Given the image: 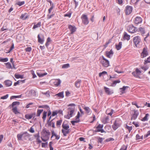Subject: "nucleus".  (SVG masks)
<instances>
[{
    "mask_svg": "<svg viewBox=\"0 0 150 150\" xmlns=\"http://www.w3.org/2000/svg\"><path fill=\"white\" fill-rule=\"evenodd\" d=\"M47 112L45 111H44L43 113V116L42 118L43 120V121L44 122L47 116Z\"/></svg>",
    "mask_w": 150,
    "mask_h": 150,
    "instance_id": "39",
    "label": "nucleus"
},
{
    "mask_svg": "<svg viewBox=\"0 0 150 150\" xmlns=\"http://www.w3.org/2000/svg\"><path fill=\"white\" fill-rule=\"evenodd\" d=\"M31 135L28 133L26 131L22 132L20 134H18L17 135V137L18 140H22V138L23 139L26 140L28 137H30Z\"/></svg>",
    "mask_w": 150,
    "mask_h": 150,
    "instance_id": "2",
    "label": "nucleus"
},
{
    "mask_svg": "<svg viewBox=\"0 0 150 150\" xmlns=\"http://www.w3.org/2000/svg\"><path fill=\"white\" fill-rule=\"evenodd\" d=\"M148 63H150V56L148 57L146 59H145L144 60V66L141 67L142 69L144 70L145 71L149 68L148 66L146 65V64Z\"/></svg>",
    "mask_w": 150,
    "mask_h": 150,
    "instance_id": "7",
    "label": "nucleus"
},
{
    "mask_svg": "<svg viewBox=\"0 0 150 150\" xmlns=\"http://www.w3.org/2000/svg\"><path fill=\"white\" fill-rule=\"evenodd\" d=\"M8 97V94H7L6 95L3 96L1 98V99H7Z\"/></svg>",
    "mask_w": 150,
    "mask_h": 150,
    "instance_id": "57",
    "label": "nucleus"
},
{
    "mask_svg": "<svg viewBox=\"0 0 150 150\" xmlns=\"http://www.w3.org/2000/svg\"><path fill=\"white\" fill-rule=\"evenodd\" d=\"M122 42H120L118 44H115V47L117 50H119L121 49L122 47Z\"/></svg>",
    "mask_w": 150,
    "mask_h": 150,
    "instance_id": "29",
    "label": "nucleus"
},
{
    "mask_svg": "<svg viewBox=\"0 0 150 150\" xmlns=\"http://www.w3.org/2000/svg\"><path fill=\"white\" fill-rule=\"evenodd\" d=\"M38 108H45L47 110H49L50 109V107L49 105H40L38 106Z\"/></svg>",
    "mask_w": 150,
    "mask_h": 150,
    "instance_id": "33",
    "label": "nucleus"
},
{
    "mask_svg": "<svg viewBox=\"0 0 150 150\" xmlns=\"http://www.w3.org/2000/svg\"><path fill=\"white\" fill-rule=\"evenodd\" d=\"M107 73V72L106 71H103L101 72H100L99 74V76L100 77L101 76L103 75L106 74Z\"/></svg>",
    "mask_w": 150,
    "mask_h": 150,
    "instance_id": "54",
    "label": "nucleus"
},
{
    "mask_svg": "<svg viewBox=\"0 0 150 150\" xmlns=\"http://www.w3.org/2000/svg\"><path fill=\"white\" fill-rule=\"evenodd\" d=\"M25 50L26 52H30L32 50V48L31 47H27L25 49Z\"/></svg>",
    "mask_w": 150,
    "mask_h": 150,
    "instance_id": "63",
    "label": "nucleus"
},
{
    "mask_svg": "<svg viewBox=\"0 0 150 150\" xmlns=\"http://www.w3.org/2000/svg\"><path fill=\"white\" fill-rule=\"evenodd\" d=\"M120 82V80H118L115 81H114L111 84V86H115L117 83H119Z\"/></svg>",
    "mask_w": 150,
    "mask_h": 150,
    "instance_id": "35",
    "label": "nucleus"
},
{
    "mask_svg": "<svg viewBox=\"0 0 150 150\" xmlns=\"http://www.w3.org/2000/svg\"><path fill=\"white\" fill-rule=\"evenodd\" d=\"M76 106V105L74 103H71L69 104L68 105V107H69L67 108L68 110H75V106Z\"/></svg>",
    "mask_w": 150,
    "mask_h": 150,
    "instance_id": "20",
    "label": "nucleus"
},
{
    "mask_svg": "<svg viewBox=\"0 0 150 150\" xmlns=\"http://www.w3.org/2000/svg\"><path fill=\"white\" fill-rule=\"evenodd\" d=\"M75 110H68V114L67 115L64 116V117L67 119H69L70 117H72L73 114L74 113Z\"/></svg>",
    "mask_w": 150,
    "mask_h": 150,
    "instance_id": "13",
    "label": "nucleus"
},
{
    "mask_svg": "<svg viewBox=\"0 0 150 150\" xmlns=\"http://www.w3.org/2000/svg\"><path fill=\"white\" fill-rule=\"evenodd\" d=\"M150 135V130L148 131L147 134L144 136V138H146L147 137L149 136Z\"/></svg>",
    "mask_w": 150,
    "mask_h": 150,
    "instance_id": "59",
    "label": "nucleus"
},
{
    "mask_svg": "<svg viewBox=\"0 0 150 150\" xmlns=\"http://www.w3.org/2000/svg\"><path fill=\"white\" fill-rule=\"evenodd\" d=\"M62 119H60L59 120H58L56 122V125L57 127L59 126H60L62 123Z\"/></svg>",
    "mask_w": 150,
    "mask_h": 150,
    "instance_id": "42",
    "label": "nucleus"
},
{
    "mask_svg": "<svg viewBox=\"0 0 150 150\" xmlns=\"http://www.w3.org/2000/svg\"><path fill=\"white\" fill-rule=\"evenodd\" d=\"M128 86H123L122 88H120V89L121 90V92L123 94L125 93V91L126 88H128Z\"/></svg>",
    "mask_w": 150,
    "mask_h": 150,
    "instance_id": "40",
    "label": "nucleus"
},
{
    "mask_svg": "<svg viewBox=\"0 0 150 150\" xmlns=\"http://www.w3.org/2000/svg\"><path fill=\"white\" fill-rule=\"evenodd\" d=\"M103 127V125L99 124L96 127V129H101Z\"/></svg>",
    "mask_w": 150,
    "mask_h": 150,
    "instance_id": "60",
    "label": "nucleus"
},
{
    "mask_svg": "<svg viewBox=\"0 0 150 150\" xmlns=\"http://www.w3.org/2000/svg\"><path fill=\"white\" fill-rule=\"evenodd\" d=\"M79 122V120H74L71 121V123L72 125H75V123H78Z\"/></svg>",
    "mask_w": 150,
    "mask_h": 150,
    "instance_id": "61",
    "label": "nucleus"
},
{
    "mask_svg": "<svg viewBox=\"0 0 150 150\" xmlns=\"http://www.w3.org/2000/svg\"><path fill=\"white\" fill-rule=\"evenodd\" d=\"M37 75L38 76L40 77H43L44 76L47 75V73H37Z\"/></svg>",
    "mask_w": 150,
    "mask_h": 150,
    "instance_id": "50",
    "label": "nucleus"
},
{
    "mask_svg": "<svg viewBox=\"0 0 150 150\" xmlns=\"http://www.w3.org/2000/svg\"><path fill=\"white\" fill-rule=\"evenodd\" d=\"M133 40L135 46L137 47H139V43L141 41L140 37L139 36H135L133 38Z\"/></svg>",
    "mask_w": 150,
    "mask_h": 150,
    "instance_id": "8",
    "label": "nucleus"
},
{
    "mask_svg": "<svg viewBox=\"0 0 150 150\" xmlns=\"http://www.w3.org/2000/svg\"><path fill=\"white\" fill-rule=\"evenodd\" d=\"M43 132L44 133H45V134L43 135V137H41V138L42 140L44 142H46L49 139V136L50 135L51 133L48 130H46L45 129H43Z\"/></svg>",
    "mask_w": 150,
    "mask_h": 150,
    "instance_id": "3",
    "label": "nucleus"
},
{
    "mask_svg": "<svg viewBox=\"0 0 150 150\" xmlns=\"http://www.w3.org/2000/svg\"><path fill=\"white\" fill-rule=\"evenodd\" d=\"M118 67H116L115 69H114V70L115 71L117 72L118 73L120 74L123 73V71H118Z\"/></svg>",
    "mask_w": 150,
    "mask_h": 150,
    "instance_id": "53",
    "label": "nucleus"
},
{
    "mask_svg": "<svg viewBox=\"0 0 150 150\" xmlns=\"http://www.w3.org/2000/svg\"><path fill=\"white\" fill-rule=\"evenodd\" d=\"M123 38L124 40H129L130 39V35H128L126 32H125L124 33Z\"/></svg>",
    "mask_w": 150,
    "mask_h": 150,
    "instance_id": "23",
    "label": "nucleus"
},
{
    "mask_svg": "<svg viewBox=\"0 0 150 150\" xmlns=\"http://www.w3.org/2000/svg\"><path fill=\"white\" fill-rule=\"evenodd\" d=\"M148 54L147 47H144L143 49V51L141 54V57L142 58H144L148 55Z\"/></svg>",
    "mask_w": 150,
    "mask_h": 150,
    "instance_id": "10",
    "label": "nucleus"
},
{
    "mask_svg": "<svg viewBox=\"0 0 150 150\" xmlns=\"http://www.w3.org/2000/svg\"><path fill=\"white\" fill-rule=\"evenodd\" d=\"M25 79L23 80H19L16 82H15L14 84V86H16L17 85H18L20 83H23L25 82Z\"/></svg>",
    "mask_w": 150,
    "mask_h": 150,
    "instance_id": "30",
    "label": "nucleus"
},
{
    "mask_svg": "<svg viewBox=\"0 0 150 150\" xmlns=\"http://www.w3.org/2000/svg\"><path fill=\"white\" fill-rule=\"evenodd\" d=\"M25 118L28 120H29L32 118L30 114H25Z\"/></svg>",
    "mask_w": 150,
    "mask_h": 150,
    "instance_id": "48",
    "label": "nucleus"
},
{
    "mask_svg": "<svg viewBox=\"0 0 150 150\" xmlns=\"http://www.w3.org/2000/svg\"><path fill=\"white\" fill-rule=\"evenodd\" d=\"M62 128L63 129H64L65 130H67L68 129H69V125L65 123V122H64L62 126Z\"/></svg>",
    "mask_w": 150,
    "mask_h": 150,
    "instance_id": "28",
    "label": "nucleus"
},
{
    "mask_svg": "<svg viewBox=\"0 0 150 150\" xmlns=\"http://www.w3.org/2000/svg\"><path fill=\"white\" fill-rule=\"evenodd\" d=\"M100 58V60L101 59L100 62L103 67H107L109 66V61L105 58L103 56H102Z\"/></svg>",
    "mask_w": 150,
    "mask_h": 150,
    "instance_id": "5",
    "label": "nucleus"
},
{
    "mask_svg": "<svg viewBox=\"0 0 150 150\" xmlns=\"http://www.w3.org/2000/svg\"><path fill=\"white\" fill-rule=\"evenodd\" d=\"M132 10V6H127L125 9V13L126 15H128L130 14Z\"/></svg>",
    "mask_w": 150,
    "mask_h": 150,
    "instance_id": "11",
    "label": "nucleus"
},
{
    "mask_svg": "<svg viewBox=\"0 0 150 150\" xmlns=\"http://www.w3.org/2000/svg\"><path fill=\"white\" fill-rule=\"evenodd\" d=\"M70 129L65 130L62 129L61 132L63 133V135L64 136L66 137L67 136V134H69L70 132Z\"/></svg>",
    "mask_w": 150,
    "mask_h": 150,
    "instance_id": "24",
    "label": "nucleus"
},
{
    "mask_svg": "<svg viewBox=\"0 0 150 150\" xmlns=\"http://www.w3.org/2000/svg\"><path fill=\"white\" fill-rule=\"evenodd\" d=\"M135 72L137 75L140 74L141 73V71L139 70V69L137 68L136 69Z\"/></svg>",
    "mask_w": 150,
    "mask_h": 150,
    "instance_id": "55",
    "label": "nucleus"
},
{
    "mask_svg": "<svg viewBox=\"0 0 150 150\" xmlns=\"http://www.w3.org/2000/svg\"><path fill=\"white\" fill-rule=\"evenodd\" d=\"M70 67V65L69 63L63 64L62 67L63 69H67Z\"/></svg>",
    "mask_w": 150,
    "mask_h": 150,
    "instance_id": "43",
    "label": "nucleus"
},
{
    "mask_svg": "<svg viewBox=\"0 0 150 150\" xmlns=\"http://www.w3.org/2000/svg\"><path fill=\"white\" fill-rule=\"evenodd\" d=\"M127 30L129 33H134L137 31V28L134 26L132 24L128 25Z\"/></svg>",
    "mask_w": 150,
    "mask_h": 150,
    "instance_id": "6",
    "label": "nucleus"
},
{
    "mask_svg": "<svg viewBox=\"0 0 150 150\" xmlns=\"http://www.w3.org/2000/svg\"><path fill=\"white\" fill-rule=\"evenodd\" d=\"M84 109L86 111L87 113L88 114L90 112V109L88 107H85L84 108Z\"/></svg>",
    "mask_w": 150,
    "mask_h": 150,
    "instance_id": "47",
    "label": "nucleus"
},
{
    "mask_svg": "<svg viewBox=\"0 0 150 150\" xmlns=\"http://www.w3.org/2000/svg\"><path fill=\"white\" fill-rule=\"evenodd\" d=\"M8 59L7 58H2L0 57V62H6L8 61Z\"/></svg>",
    "mask_w": 150,
    "mask_h": 150,
    "instance_id": "41",
    "label": "nucleus"
},
{
    "mask_svg": "<svg viewBox=\"0 0 150 150\" xmlns=\"http://www.w3.org/2000/svg\"><path fill=\"white\" fill-rule=\"evenodd\" d=\"M52 116H50L49 117V118L47 120V123L48 124V126L49 127L51 125V122L54 119H53L51 121H50V120Z\"/></svg>",
    "mask_w": 150,
    "mask_h": 150,
    "instance_id": "36",
    "label": "nucleus"
},
{
    "mask_svg": "<svg viewBox=\"0 0 150 150\" xmlns=\"http://www.w3.org/2000/svg\"><path fill=\"white\" fill-rule=\"evenodd\" d=\"M113 52L112 49H111L110 51H107L106 52V56L108 58H111L113 54Z\"/></svg>",
    "mask_w": 150,
    "mask_h": 150,
    "instance_id": "18",
    "label": "nucleus"
},
{
    "mask_svg": "<svg viewBox=\"0 0 150 150\" xmlns=\"http://www.w3.org/2000/svg\"><path fill=\"white\" fill-rule=\"evenodd\" d=\"M139 31L141 33V34L142 36H144V34L145 33V28H142V27H140L139 28Z\"/></svg>",
    "mask_w": 150,
    "mask_h": 150,
    "instance_id": "26",
    "label": "nucleus"
},
{
    "mask_svg": "<svg viewBox=\"0 0 150 150\" xmlns=\"http://www.w3.org/2000/svg\"><path fill=\"white\" fill-rule=\"evenodd\" d=\"M14 76L17 79H18L19 78L23 79L24 78L23 75H20L17 74L16 73L15 74Z\"/></svg>",
    "mask_w": 150,
    "mask_h": 150,
    "instance_id": "32",
    "label": "nucleus"
},
{
    "mask_svg": "<svg viewBox=\"0 0 150 150\" xmlns=\"http://www.w3.org/2000/svg\"><path fill=\"white\" fill-rule=\"evenodd\" d=\"M14 48V44L12 43V45L10 48L9 50L8 51V52H6V53H8L10 52Z\"/></svg>",
    "mask_w": 150,
    "mask_h": 150,
    "instance_id": "49",
    "label": "nucleus"
},
{
    "mask_svg": "<svg viewBox=\"0 0 150 150\" xmlns=\"http://www.w3.org/2000/svg\"><path fill=\"white\" fill-rule=\"evenodd\" d=\"M6 65V68L7 69H11L12 68V66L10 63L8 62L5 63Z\"/></svg>",
    "mask_w": 150,
    "mask_h": 150,
    "instance_id": "44",
    "label": "nucleus"
},
{
    "mask_svg": "<svg viewBox=\"0 0 150 150\" xmlns=\"http://www.w3.org/2000/svg\"><path fill=\"white\" fill-rule=\"evenodd\" d=\"M68 28L71 32V34H73L76 31V28L75 26H73L71 25H68Z\"/></svg>",
    "mask_w": 150,
    "mask_h": 150,
    "instance_id": "16",
    "label": "nucleus"
},
{
    "mask_svg": "<svg viewBox=\"0 0 150 150\" xmlns=\"http://www.w3.org/2000/svg\"><path fill=\"white\" fill-rule=\"evenodd\" d=\"M81 79H77L75 82V86L77 88H79L81 85Z\"/></svg>",
    "mask_w": 150,
    "mask_h": 150,
    "instance_id": "21",
    "label": "nucleus"
},
{
    "mask_svg": "<svg viewBox=\"0 0 150 150\" xmlns=\"http://www.w3.org/2000/svg\"><path fill=\"white\" fill-rule=\"evenodd\" d=\"M20 104V102L19 101H15L13 102L11 105H9V107L11 108V107L13 108L12 110L13 112L16 115L18 114H20V112L18 110V109L17 107V105H18Z\"/></svg>",
    "mask_w": 150,
    "mask_h": 150,
    "instance_id": "1",
    "label": "nucleus"
},
{
    "mask_svg": "<svg viewBox=\"0 0 150 150\" xmlns=\"http://www.w3.org/2000/svg\"><path fill=\"white\" fill-rule=\"evenodd\" d=\"M134 114H133L131 118V120H135L137 118V116L139 115V112L137 110H134Z\"/></svg>",
    "mask_w": 150,
    "mask_h": 150,
    "instance_id": "15",
    "label": "nucleus"
},
{
    "mask_svg": "<svg viewBox=\"0 0 150 150\" xmlns=\"http://www.w3.org/2000/svg\"><path fill=\"white\" fill-rule=\"evenodd\" d=\"M41 113V111H40V109H38L37 111L36 116L37 117H39Z\"/></svg>",
    "mask_w": 150,
    "mask_h": 150,
    "instance_id": "58",
    "label": "nucleus"
},
{
    "mask_svg": "<svg viewBox=\"0 0 150 150\" xmlns=\"http://www.w3.org/2000/svg\"><path fill=\"white\" fill-rule=\"evenodd\" d=\"M56 96H57L58 97L63 98L64 97V92L63 91L59 93L56 95Z\"/></svg>",
    "mask_w": 150,
    "mask_h": 150,
    "instance_id": "38",
    "label": "nucleus"
},
{
    "mask_svg": "<svg viewBox=\"0 0 150 150\" xmlns=\"http://www.w3.org/2000/svg\"><path fill=\"white\" fill-rule=\"evenodd\" d=\"M127 146L124 145L123 146H122L121 147L120 150H127Z\"/></svg>",
    "mask_w": 150,
    "mask_h": 150,
    "instance_id": "62",
    "label": "nucleus"
},
{
    "mask_svg": "<svg viewBox=\"0 0 150 150\" xmlns=\"http://www.w3.org/2000/svg\"><path fill=\"white\" fill-rule=\"evenodd\" d=\"M114 112H115L114 110L112 109L107 110L106 111V113L108 115H110L111 116H112V113Z\"/></svg>",
    "mask_w": 150,
    "mask_h": 150,
    "instance_id": "31",
    "label": "nucleus"
},
{
    "mask_svg": "<svg viewBox=\"0 0 150 150\" xmlns=\"http://www.w3.org/2000/svg\"><path fill=\"white\" fill-rule=\"evenodd\" d=\"M54 5L53 4H52V6L50 7V8L48 9V12L49 13H50L51 11L52 10L53 8L54 7Z\"/></svg>",
    "mask_w": 150,
    "mask_h": 150,
    "instance_id": "52",
    "label": "nucleus"
},
{
    "mask_svg": "<svg viewBox=\"0 0 150 150\" xmlns=\"http://www.w3.org/2000/svg\"><path fill=\"white\" fill-rule=\"evenodd\" d=\"M38 42L41 44H43L44 41L43 35H41V37H40V35L38 34Z\"/></svg>",
    "mask_w": 150,
    "mask_h": 150,
    "instance_id": "17",
    "label": "nucleus"
},
{
    "mask_svg": "<svg viewBox=\"0 0 150 150\" xmlns=\"http://www.w3.org/2000/svg\"><path fill=\"white\" fill-rule=\"evenodd\" d=\"M28 17V14L27 13H25L21 15L20 18L23 20H25Z\"/></svg>",
    "mask_w": 150,
    "mask_h": 150,
    "instance_id": "27",
    "label": "nucleus"
},
{
    "mask_svg": "<svg viewBox=\"0 0 150 150\" xmlns=\"http://www.w3.org/2000/svg\"><path fill=\"white\" fill-rule=\"evenodd\" d=\"M82 23L85 25H87L89 23V21L87 16L85 14H83L81 17Z\"/></svg>",
    "mask_w": 150,
    "mask_h": 150,
    "instance_id": "9",
    "label": "nucleus"
},
{
    "mask_svg": "<svg viewBox=\"0 0 150 150\" xmlns=\"http://www.w3.org/2000/svg\"><path fill=\"white\" fill-rule=\"evenodd\" d=\"M104 89L106 93L108 95H111L113 93V90H111L105 86Z\"/></svg>",
    "mask_w": 150,
    "mask_h": 150,
    "instance_id": "14",
    "label": "nucleus"
},
{
    "mask_svg": "<svg viewBox=\"0 0 150 150\" xmlns=\"http://www.w3.org/2000/svg\"><path fill=\"white\" fill-rule=\"evenodd\" d=\"M25 1H19L17 2L16 4L19 6H21L24 4Z\"/></svg>",
    "mask_w": 150,
    "mask_h": 150,
    "instance_id": "45",
    "label": "nucleus"
},
{
    "mask_svg": "<svg viewBox=\"0 0 150 150\" xmlns=\"http://www.w3.org/2000/svg\"><path fill=\"white\" fill-rule=\"evenodd\" d=\"M57 115V111L56 110L53 111L52 112V116H54Z\"/></svg>",
    "mask_w": 150,
    "mask_h": 150,
    "instance_id": "64",
    "label": "nucleus"
},
{
    "mask_svg": "<svg viewBox=\"0 0 150 150\" xmlns=\"http://www.w3.org/2000/svg\"><path fill=\"white\" fill-rule=\"evenodd\" d=\"M122 122L119 119H117L115 120L112 127L114 130H116L122 124Z\"/></svg>",
    "mask_w": 150,
    "mask_h": 150,
    "instance_id": "4",
    "label": "nucleus"
},
{
    "mask_svg": "<svg viewBox=\"0 0 150 150\" xmlns=\"http://www.w3.org/2000/svg\"><path fill=\"white\" fill-rule=\"evenodd\" d=\"M30 115H31L32 118L33 117V119H34V118H35L36 115L35 112H34L32 113H31L30 114Z\"/></svg>",
    "mask_w": 150,
    "mask_h": 150,
    "instance_id": "56",
    "label": "nucleus"
},
{
    "mask_svg": "<svg viewBox=\"0 0 150 150\" xmlns=\"http://www.w3.org/2000/svg\"><path fill=\"white\" fill-rule=\"evenodd\" d=\"M6 86L9 87L12 84V82L10 80H6L4 82Z\"/></svg>",
    "mask_w": 150,
    "mask_h": 150,
    "instance_id": "22",
    "label": "nucleus"
},
{
    "mask_svg": "<svg viewBox=\"0 0 150 150\" xmlns=\"http://www.w3.org/2000/svg\"><path fill=\"white\" fill-rule=\"evenodd\" d=\"M41 25V22H39L36 24H34V25L33 27V29H35L36 28L40 27Z\"/></svg>",
    "mask_w": 150,
    "mask_h": 150,
    "instance_id": "34",
    "label": "nucleus"
},
{
    "mask_svg": "<svg viewBox=\"0 0 150 150\" xmlns=\"http://www.w3.org/2000/svg\"><path fill=\"white\" fill-rule=\"evenodd\" d=\"M149 114H146L145 115V116L141 120L142 121H147L148 120V117L149 116Z\"/></svg>",
    "mask_w": 150,
    "mask_h": 150,
    "instance_id": "37",
    "label": "nucleus"
},
{
    "mask_svg": "<svg viewBox=\"0 0 150 150\" xmlns=\"http://www.w3.org/2000/svg\"><path fill=\"white\" fill-rule=\"evenodd\" d=\"M142 18L139 16H137L134 20V23L135 24L138 25L142 23Z\"/></svg>",
    "mask_w": 150,
    "mask_h": 150,
    "instance_id": "12",
    "label": "nucleus"
},
{
    "mask_svg": "<svg viewBox=\"0 0 150 150\" xmlns=\"http://www.w3.org/2000/svg\"><path fill=\"white\" fill-rule=\"evenodd\" d=\"M52 136L51 137V139L52 140V138L54 137H55V139L57 140H58L60 138V136L59 135H57V134L54 132V130L51 131Z\"/></svg>",
    "mask_w": 150,
    "mask_h": 150,
    "instance_id": "19",
    "label": "nucleus"
},
{
    "mask_svg": "<svg viewBox=\"0 0 150 150\" xmlns=\"http://www.w3.org/2000/svg\"><path fill=\"white\" fill-rule=\"evenodd\" d=\"M139 0H131L130 1L131 4H136Z\"/></svg>",
    "mask_w": 150,
    "mask_h": 150,
    "instance_id": "46",
    "label": "nucleus"
},
{
    "mask_svg": "<svg viewBox=\"0 0 150 150\" xmlns=\"http://www.w3.org/2000/svg\"><path fill=\"white\" fill-rule=\"evenodd\" d=\"M125 128L127 129L129 131V132H130L131 130L132 129V126H129L127 125H126Z\"/></svg>",
    "mask_w": 150,
    "mask_h": 150,
    "instance_id": "51",
    "label": "nucleus"
},
{
    "mask_svg": "<svg viewBox=\"0 0 150 150\" xmlns=\"http://www.w3.org/2000/svg\"><path fill=\"white\" fill-rule=\"evenodd\" d=\"M61 81L59 79H57L55 80L54 82V84L56 86H58L61 83Z\"/></svg>",
    "mask_w": 150,
    "mask_h": 150,
    "instance_id": "25",
    "label": "nucleus"
}]
</instances>
